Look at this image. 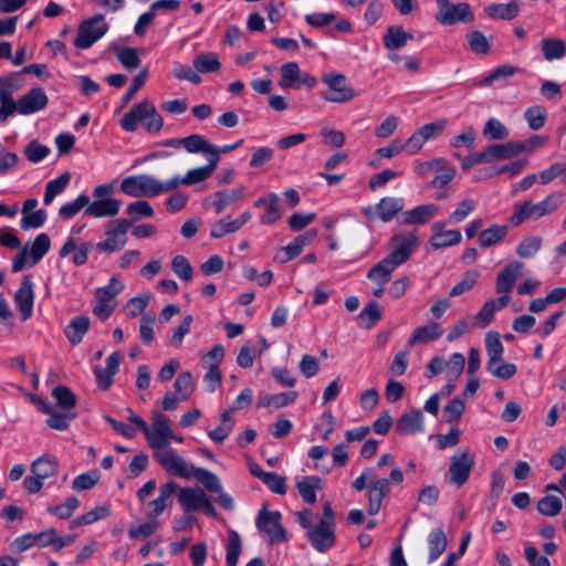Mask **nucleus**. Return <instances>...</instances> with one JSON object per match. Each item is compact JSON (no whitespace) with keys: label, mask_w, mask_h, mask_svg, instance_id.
I'll list each match as a JSON object with an SVG mask.
<instances>
[{"label":"nucleus","mask_w":566,"mask_h":566,"mask_svg":"<svg viewBox=\"0 0 566 566\" xmlns=\"http://www.w3.org/2000/svg\"><path fill=\"white\" fill-rule=\"evenodd\" d=\"M524 264L520 261L510 262L495 277V292L499 297L489 298L474 316V324L481 328L488 327L497 311L506 307L511 302V293L517 279L522 275Z\"/></svg>","instance_id":"obj_1"},{"label":"nucleus","mask_w":566,"mask_h":566,"mask_svg":"<svg viewBox=\"0 0 566 566\" xmlns=\"http://www.w3.org/2000/svg\"><path fill=\"white\" fill-rule=\"evenodd\" d=\"M419 244L420 239L417 230L395 232L389 241L390 252L377 262V271L381 275L394 273L410 259Z\"/></svg>","instance_id":"obj_2"},{"label":"nucleus","mask_w":566,"mask_h":566,"mask_svg":"<svg viewBox=\"0 0 566 566\" xmlns=\"http://www.w3.org/2000/svg\"><path fill=\"white\" fill-rule=\"evenodd\" d=\"M565 202L563 191H554L546 196L539 202L524 201L514 206V211L510 217L512 226L517 227L526 220H538L543 217L553 214Z\"/></svg>","instance_id":"obj_3"},{"label":"nucleus","mask_w":566,"mask_h":566,"mask_svg":"<svg viewBox=\"0 0 566 566\" xmlns=\"http://www.w3.org/2000/svg\"><path fill=\"white\" fill-rule=\"evenodd\" d=\"M119 189L123 193L133 198H153L163 192L175 190L176 182L168 180L163 182L150 175L142 174L125 177Z\"/></svg>","instance_id":"obj_4"},{"label":"nucleus","mask_w":566,"mask_h":566,"mask_svg":"<svg viewBox=\"0 0 566 566\" xmlns=\"http://www.w3.org/2000/svg\"><path fill=\"white\" fill-rule=\"evenodd\" d=\"M307 539L312 546L324 553L335 543V513L329 502L323 506V515L316 527L307 531Z\"/></svg>","instance_id":"obj_5"},{"label":"nucleus","mask_w":566,"mask_h":566,"mask_svg":"<svg viewBox=\"0 0 566 566\" xmlns=\"http://www.w3.org/2000/svg\"><path fill=\"white\" fill-rule=\"evenodd\" d=\"M132 228L128 219L119 218L105 226V239L95 244L99 253L113 254L120 251L127 243V232Z\"/></svg>","instance_id":"obj_6"},{"label":"nucleus","mask_w":566,"mask_h":566,"mask_svg":"<svg viewBox=\"0 0 566 566\" xmlns=\"http://www.w3.org/2000/svg\"><path fill=\"white\" fill-rule=\"evenodd\" d=\"M108 31L105 17L101 13L81 22L74 40L76 49L86 50L97 42Z\"/></svg>","instance_id":"obj_7"},{"label":"nucleus","mask_w":566,"mask_h":566,"mask_svg":"<svg viewBox=\"0 0 566 566\" xmlns=\"http://www.w3.org/2000/svg\"><path fill=\"white\" fill-rule=\"evenodd\" d=\"M474 463L475 457L469 449L454 453L450 459L448 483L457 488L463 486L469 481Z\"/></svg>","instance_id":"obj_8"},{"label":"nucleus","mask_w":566,"mask_h":566,"mask_svg":"<svg viewBox=\"0 0 566 566\" xmlns=\"http://www.w3.org/2000/svg\"><path fill=\"white\" fill-rule=\"evenodd\" d=\"M51 240L46 233L35 237L30 250L25 244L12 261V271L20 272L27 264L35 265L50 250Z\"/></svg>","instance_id":"obj_9"},{"label":"nucleus","mask_w":566,"mask_h":566,"mask_svg":"<svg viewBox=\"0 0 566 566\" xmlns=\"http://www.w3.org/2000/svg\"><path fill=\"white\" fill-rule=\"evenodd\" d=\"M154 458L158 464L169 474L182 479H191L193 475L195 465L189 463L175 449L166 448L155 451Z\"/></svg>","instance_id":"obj_10"},{"label":"nucleus","mask_w":566,"mask_h":566,"mask_svg":"<svg viewBox=\"0 0 566 566\" xmlns=\"http://www.w3.org/2000/svg\"><path fill=\"white\" fill-rule=\"evenodd\" d=\"M177 491L178 502L186 512L201 511L211 517L217 515L213 504L200 488H181Z\"/></svg>","instance_id":"obj_11"},{"label":"nucleus","mask_w":566,"mask_h":566,"mask_svg":"<svg viewBox=\"0 0 566 566\" xmlns=\"http://www.w3.org/2000/svg\"><path fill=\"white\" fill-rule=\"evenodd\" d=\"M145 438L151 449L156 451L166 449L170 444L171 438H175L168 418L163 413L155 412L151 428L148 427Z\"/></svg>","instance_id":"obj_12"},{"label":"nucleus","mask_w":566,"mask_h":566,"mask_svg":"<svg viewBox=\"0 0 566 566\" xmlns=\"http://www.w3.org/2000/svg\"><path fill=\"white\" fill-rule=\"evenodd\" d=\"M438 14L437 21L442 25H452L458 22H473L474 14L467 2L457 4L450 3L449 0H437Z\"/></svg>","instance_id":"obj_13"},{"label":"nucleus","mask_w":566,"mask_h":566,"mask_svg":"<svg viewBox=\"0 0 566 566\" xmlns=\"http://www.w3.org/2000/svg\"><path fill=\"white\" fill-rule=\"evenodd\" d=\"M323 82L328 86V91L322 93L321 96L327 102L347 103L356 96L354 88L347 85V80L343 74H326Z\"/></svg>","instance_id":"obj_14"},{"label":"nucleus","mask_w":566,"mask_h":566,"mask_svg":"<svg viewBox=\"0 0 566 566\" xmlns=\"http://www.w3.org/2000/svg\"><path fill=\"white\" fill-rule=\"evenodd\" d=\"M256 527L269 536L270 543H282L286 541V533L281 524V513L262 509L256 517Z\"/></svg>","instance_id":"obj_15"},{"label":"nucleus","mask_w":566,"mask_h":566,"mask_svg":"<svg viewBox=\"0 0 566 566\" xmlns=\"http://www.w3.org/2000/svg\"><path fill=\"white\" fill-rule=\"evenodd\" d=\"M533 146H527L521 142H507L504 144H493L488 146L483 153L485 163H492L494 160L511 159L518 154L530 150Z\"/></svg>","instance_id":"obj_16"},{"label":"nucleus","mask_w":566,"mask_h":566,"mask_svg":"<svg viewBox=\"0 0 566 566\" xmlns=\"http://www.w3.org/2000/svg\"><path fill=\"white\" fill-rule=\"evenodd\" d=\"M244 196V187L224 189L217 191L205 199L203 206L212 208L217 214H220L230 205L240 201Z\"/></svg>","instance_id":"obj_17"},{"label":"nucleus","mask_w":566,"mask_h":566,"mask_svg":"<svg viewBox=\"0 0 566 566\" xmlns=\"http://www.w3.org/2000/svg\"><path fill=\"white\" fill-rule=\"evenodd\" d=\"M34 285L29 275L22 279L21 285L15 292L14 304L20 312L22 321L29 319L33 314Z\"/></svg>","instance_id":"obj_18"},{"label":"nucleus","mask_w":566,"mask_h":566,"mask_svg":"<svg viewBox=\"0 0 566 566\" xmlns=\"http://www.w3.org/2000/svg\"><path fill=\"white\" fill-rule=\"evenodd\" d=\"M178 484L175 481H168L159 488L158 496L147 503L148 512L146 513L149 518L157 517L172 504V495L177 492Z\"/></svg>","instance_id":"obj_19"},{"label":"nucleus","mask_w":566,"mask_h":566,"mask_svg":"<svg viewBox=\"0 0 566 566\" xmlns=\"http://www.w3.org/2000/svg\"><path fill=\"white\" fill-rule=\"evenodd\" d=\"M443 227L444 223L440 221L432 224L429 244L433 250L458 245L462 240V234L459 230H444Z\"/></svg>","instance_id":"obj_20"},{"label":"nucleus","mask_w":566,"mask_h":566,"mask_svg":"<svg viewBox=\"0 0 566 566\" xmlns=\"http://www.w3.org/2000/svg\"><path fill=\"white\" fill-rule=\"evenodd\" d=\"M439 210V206L434 203L417 206L410 210L403 211L399 218V222L403 226L426 224L436 217Z\"/></svg>","instance_id":"obj_21"},{"label":"nucleus","mask_w":566,"mask_h":566,"mask_svg":"<svg viewBox=\"0 0 566 566\" xmlns=\"http://www.w3.org/2000/svg\"><path fill=\"white\" fill-rule=\"evenodd\" d=\"M48 102L49 98L44 90L33 87L19 98V114L25 116L40 112L46 107Z\"/></svg>","instance_id":"obj_22"},{"label":"nucleus","mask_w":566,"mask_h":566,"mask_svg":"<svg viewBox=\"0 0 566 566\" xmlns=\"http://www.w3.org/2000/svg\"><path fill=\"white\" fill-rule=\"evenodd\" d=\"M423 415L419 409L403 412L397 420L395 430L401 436H413L423 432Z\"/></svg>","instance_id":"obj_23"},{"label":"nucleus","mask_w":566,"mask_h":566,"mask_svg":"<svg viewBox=\"0 0 566 566\" xmlns=\"http://www.w3.org/2000/svg\"><path fill=\"white\" fill-rule=\"evenodd\" d=\"M390 493V481L388 479L374 478L367 497H368V513L376 515L381 507L382 500Z\"/></svg>","instance_id":"obj_24"},{"label":"nucleus","mask_w":566,"mask_h":566,"mask_svg":"<svg viewBox=\"0 0 566 566\" xmlns=\"http://www.w3.org/2000/svg\"><path fill=\"white\" fill-rule=\"evenodd\" d=\"M184 148L190 154H203L209 159H220L219 148L208 142L202 135L191 134L184 137Z\"/></svg>","instance_id":"obj_25"},{"label":"nucleus","mask_w":566,"mask_h":566,"mask_svg":"<svg viewBox=\"0 0 566 566\" xmlns=\"http://www.w3.org/2000/svg\"><path fill=\"white\" fill-rule=\"evenodd\" d=\"M219 159H209L208 165L203 167H198L190 169L182 178L179 176H175L174 178L169 179L168 181L176 182V189L180 185H193L201 182L206 179H208L217 168Z\"/></svg>","instance_id":"obj_26"},{"label":"nucleus","mask_w":566,"mask_h":566,"mask_svg":"<svg viewBox=\"0 0 566 566\" xmlns=\"http://www.w3.org/2000/svg\"><path fill=\"white\" fill-rule=\"evenodd\" d=\"M150 101L144 99L140 103L134 105L129 112H127L120 119V127L125 132H135L138 127V124L142 123L144 125L147 113L149 111Z\"/></svg>","instance_id":"obj_27"},{"label":"nucleus","mask_w":566,"mask_h":566,"mask_svg":"<svg viewBox=\"0 0 566 566\" xmlns=\"http://www.w3.org/2000/svg\"><path fill=\"white\" fill-rule=\"evenodd\" d=\"M122 202L115 198L96 199L88 202L85 214L94 218L115 217L120 209Z\"/></svg>","instance_id":"obj_28"},{"label":"nucleus","mask_w":566,"mask_h":566,"mask_svg":"<svg viewBox=\"0 0 566 566\" xmlns=\"http://www.w3.org/2000/svg\"><path fill=\"white\" fill-rule=\"evenodd\" d=\"M255 207H265V213L261 217L262 224H273L281 219L280 198L276 193L271 192L264 197H260L255 202Z\"/></svg>","instance_id":"obj_29"},{"label":"nucleus","mask_w":566,"mask_h":566,"mask_svg":"<svg viewBox=\"0 0 566 566\" xmlns=\"http://www.w3.org/2000/svg\"><path fill=\"white\" fill-rule=\"evenodd\" d=\"M443 329L438 323H430L413 329L407 342V347L411 348L418 344H426L437 340L442 336Z\"/></svg>","instance_id":"obj_30"},{"label":"nucleus","mask_w":566,"mask_h":566,"mask_svg":"<svg viewBox=\"0 0 566 566\" xmlns=\"http://www.w3.org/2000/svg\"><path fill=\"white\" fill-rule=\"evenodd\" d=\"M412 39L413 34L405 31L402 27L390 25L382 36V43L388 51H397L405 48Z\"/></svg>","instance_id":"obj_31"},{"label":"nucleus","mask_w":566,"mask_h":566,"mask_svg":"<svg viewBox=\"0 0 566 566\" xmlns=\"http://www.w3.org/2000/svg\"><path fill=\"white\" fill-rule=\"evenodd\" d=\"M405 202L402 198L384 197L376 205L377 217L382 222L391 221L399 212L402 211Z\"/></svg>","instance_id":"obj_32"},{"label":"nucleus","mask_w":566,"mask_h":566,"mask_svg":"<svg viewBox=\"0 0 566 566\" xmlns=\"http://www.w3.org/2000/svg\"><path fill=\"white\" fill-rule=\"evenodd\" d=\"M90 317L78 315L73 317L64 329V334L72 345H78L90 328Z\"/></svg>","instance_id":"obj_33"},{"label":"nucleus","mask_w":566,"mask_h":566,"mask_svg":"<svg viewBox=\"0 0 566 566\" xmlns=\"http://www.w3.org/2000/svg\"><path fill=\"white\" fill-rule=\"evenodd\" d=\"M296 488L303 501L307 504L316 502V491L322 490V479L315 475L304 476L296 481Z\"/></svg>","instance_id":"obj_34"},{"label":"nucleus","mask_w":566,"mask_h":566,"mask_svg":"<svg viewBox=\"0 0 566 566\" xmlns=\"http://www.w3.org/2000/svg\"><path fill=\"white\" fill-rule=\"evenodd\" d=\"M484 12L491 19L510 21L520 14V7L514 1L510 3H491L484 8Z\"/></svg>","instance_id":"obj_35"},{"label":"nucleus","mask_w":566,"mask_h":566,"mask_svg":"<svg viewBox=\"0 0 566 566\" xmlns=\"http://www.w3.org/2000/svg\"><path fill=\"white\" fill-rule=\"evenodd\" d=\"M507 232L509 228L506 226L492 224L480 232L478 243L481 248L488 249L503 241Z\"/></svg>","instance_id":"obj_36"},{"label":"nucleus","mask_w":566,"mask_h":566,"mask_svg":"<svg viewBox=\"0 0 566 566\" xmlns=\"http://www.w3.org/2000/svg\"><path fill=\"white\" fill-rule=\"evenodd\" d=\"M57 471L59 464L56 460L48 454L39 457L31 463V472L42 480L55 475Z\"/></svg>","instance_id":"obj_37"},{"label":"nucleus","mask_w":566,"mask_h":566,"mask_svg":"<svg viewBox=\"0 0 566 566\" xmlns=\"http://www.w3.org/2000/svg\"><path fill=\"white\" fill-rule=\"evenodd\" d=\"M46 424L54 430L64 431L69 429L71 422L76 418V412L73 410H61L53 407L51 412L48 413Z\"/></svg>","instance_id":"obj_38"},{"label":"nucleus","mask_w":566,"mask_h":566,"mask_svg":"<svg viewBox=\"0 0 566 566\" xmlns=\"http://www.w3.org/2000/svg\"><path fill=\"white\" fill-rule=\"evenodd\" d=\"M242 551L241 537L234 530H229L226 544V564L227 566H237Z\"/></svg>","instance_id":"obj_39"},{"label":"nucleus","mask_w":566,"mask_h":566,"mask_svg":"<svg viewBox=\"0 0 566 566\" xmlns=\"http://www.w3.org/2000/svg\"><path fill=\"white\" fill-rule=\"evenodd\" d=\"M447 537L441 528H434L428 536L429 562L438 559L447 548Z\"/></svg>","instance_id":"obj_40"},{"label":"nucleus","mask_w":566,"mask_h":566,"mask_svg":"<svg viewBox=\"0 0 566 566\" xmlns=\"http://www.w3.org/2000/svg\"><path fill=\"white\" fill-rule=\"evenodd\" d=\"M541 46L547 61L562 60L566 54L565 42L560 39L545 38L542 40Z\"/></svg>","instance_id":"obj_41"},{"label":"nucleus","mask_w":566,"mask_h":566,"mask_svg":"<svg viewBox=\"0 0 566 566\" xmlns=\"http://www.w3.org/2000/svg\"><path fill=\"white\" fill-rule=\"evenodd\" d=\"M71 180V174L69 171L63 172L57 178L50 180L45 186L43 202L50 205L53 199L62 193Z\"/></svg>","instance_id":"obj_42"},{"label":"nucleus","mask_w":566,"mask_h":566,"mask_svg":"<svg viewBox=\"0 0 566 566\" xmlns=\"http://www.w3.org/2000/svg\"><path fill=\"white\" fill-rule=\"evenodd\" d=\"M301 69L296 62L284 63L280 67L281 78L279 85L283 90L295 88L297 85Z\"/></svg>","instance_id":"obj_43"},{"label":"nucleus","mask_w":566,"mask_h":566,"mask_svg":"<svg viewBox=\"0 0 566 566\" xmlns=\"http://www.w3.org/2000/svg\"><path fill=\"white\" fill-rule=\"evenodd\" d=\"M297 397L296 391H287L275 395H266L259 399L258 407H273V408H282L289 406L295 401Z\"/></svg>","instance_id":"obj_44"},{"label":"nucleus","mask_w":566,"mask_h":566,"mask_svg":"<svg viewBox=\"0 0 566 566\" xmlns=\"http://www.w3.org/2000/svg\"><path fill=\"white\" fill-rule=\"evenodd\" d=\"M485 350L488 354V363L501 361L503 358L504 346L500 339V334L497 332H488L485 334Z\"/></svg>","instance_id":"obj_45"},{"label":"nucleus","mask_w":566,"mask_h":566,"mask_svg":"<svg viewBox=\"0 0 566 566\" xmlns=\"http://www.w3.org/2000/svg\"><path fill=\"white\" fill-rule=\"evenodd\" d=\"M126 213L130 217L128 221L133 224L143 218H153L155 216V210L148 201L138 200L130 202L126 207Z\"/></svg>","instance_id":"obj_46"},{"label":"nucleus","mask_w":566,"mask_h":566,"mask_svg":"<svg viewBox=\"0 0 566 566\" xmlns=\"http://www.w3.org/2000/svg\"><path fill=\"white\" fill-rule=\"evenodd\" d=\"M207 491L211 493L220 492L222 489L220 479L213 472L205 469V468H196L193 469V475Z\"/></svg>","instance_id":"obj_47"},{"label":"nucleus","mask_w":566,"mask_h":566,"mask_svg":"<svg viewBox=\"0 0 566 566\" xmlns=\"http://www.w3.org/2000/svg\"><path fill=\"white\" fill-rule=\"evenodd\" d=\"M221 63L213 52L201 53L193 60V67L199 73H212L219 71Z\"/></svg>","instance_id":"obj_48"},{"label":"nucleus","mask_w":566,"mask_h":566,"mask_svg":"<svg viewBox=\"0 0 566 566\" xmlns=\"http://www.w3.org/2000/svg\"><path fill=\"white\" fill-rule=\"evenodd\" d=\"M486 370L494 377L509 380L514 377L517 367L515 364L504 361L503 358H501V361L486 363Z\"/></svg>","instance_id":"obj_49"},{"label":"nucleus","mask_w":566,"mask_h":566,"mask_svg":"<svg viewBox=\"0 0 566 566\" xmlns=\"http://www.w3.org/2000/svg\"><path fill=\"white\" fill-rule=\"evenodd\" d=\"M52 397L55 399L57 407L63 410H73L76 405L75 395L69 387L63 385L56 386L52 390Z\"/></svg>","instance_id":"obj_50"},{"label":"nucleus","mask_w":566,"mask_h":566,"mask_svg":"<svg viewBox=\"0 0 566 566\" xmlns=\"http://www.w3.org/2000/svg\"><path fill=\"white\" fill-rule=\"evenodd\" d=\"M175 395L179 397L180 400H187L191 394L193 392L195 384L193 378L190 371L181 373L175 384Z\"/></svg>","instance_id":"obj_51"},{"label":"nucleus","mask_w":566,"mask_h":566,"mask_svg":"<svg viewBox=\"0 0 566 566\" xmlns=\"http://www.w3.org/2000/svg\"><path fill=\"white\" fill-rule=\"evenodd\" d=\"M124 290V284L117 277L109 279L108 284L96 289L95 298L105 302H113V300Z\"/></svg>","instance_id":"obj_52"},{"label":"nucleus","mask_w":566,"mask_h":566,"mask_svg":"<svg viewBox=\"0 0 566 566\" xmlns=\"http://www.w3.org/2000/svg\"><path fill=\"white\" fill-rule=\"evenodd\" d=\"M562 509L563 503L558 496L546 495L537 502V511L545 516H556Z\"/></svg>","instance_id":"obj_53"},{"label":"nucleus","mask_w":566,"mask_h":566,"mask_svg":"<svg viewBox=\"0 0 566 566\" xmlns=\"http://www.w3.org/2000/svg\"><path fill=\"white\" fill-rule=\"evenodd\" d=\"M542 247V239L535 235L525 237L516 248L520 258L527 259L534 256Z\"/></svg>","instance_id":"obj_54"},{"label":"nucleus","mask_w":566,"mask_h":566,"mask_svg":"<svg viewBox=\"0 0 566 566\" xmlns=\"http://www.w3.org/2000/svg\"><path fill=\"white\" fill-rule=\"evenodd\" d=\"M479 277L480 273L478 270L467 271L462 280L451 289L450 297H455L470 291L476 284Z\"/></svg>","instance_id":"obj_55"},{"label":"nucleus","mask_w":566,"mask_h":566,"mask_svg":"<svg viewBox=\"0 0 566 566\" xmlns=\"http://www.w3.org/2000/svg\"><path fill=\"white\" fill-rule=\"evenodd\" d=\"M98 481L99 472L97 470L87 471L75 476L72 482V489L77 492L86 491L94 488Z\"/></svg>","instance_id":"obj_56"},{"label":"nucleus","mask_w":566,"mask_h":566,"mask_svg":"<svg viewBox=\"0 0 566 566\" xmlns=\"http://www.w3.org/2000/svg\"><path fill=\"white\" fill-rule=\"evenodd\" d=\"M90 197L80 195L74 201L63 205L59 210V216L63 219H71L78 213L84 207L87 208Z\"/></svg>","instance_id":"obj_57"},{"label":"nucleus","mask_w":566,"mask_h":566,"mask_svg":"<svg viewBox=\"0 0 566 566\" xmlns=\"http://www.w3.org/2000/svg\"><path fill=\"white\" fill-rule=\"evenodd\" d=\"M465 410V403L460 397L452 398L444 407L443 413L447 422H458Z\"/></svg>","instance_id":"obj_58"},{"label":"nucleus","mask_w":566,"mask_h":566,"mask_svg":"<svg viewBox=\"0 0 566 566\" xmlns=\"http://www.w3.org/2000/svg\"><path fill=\"white\" fill-rule=\"evenodd\" d=\"M80 502L75 496H69L64 503L55 506H50L48 512L57 516L61 520L69 518L74 511L78 507Z\"/></svg>","instance_id":"obj_59"},{"label":"nucleus","mask_w":566,"mask_h":566,"mask_svg":"<svg viewBox=\"0 0 566 566\" xmlns=\"http://www.w3.org/2000/svg\"><path fill=\"white\" fill-rule=\"evenodd\" d=\"M23 86V81L19 77L1 75L0 76V99L11 98L15 92Z\"/></svg>","instance_id":"obj_60"},{"label":"nucleus","mask_w":566,"mask_h":566,"mask_svg":"<svg viewBox=\"0 0 566 566\" xmlns=\"http://www.w3.org/2000/svg\"><path fill=\"white\" fill-rule=\"evenodd\" d=\"M538 177L544 185L549 184L555 178H560V181L566 184V167L563 163H555L547 169L542 170Z\"/></svg>","instance_id":"obj_61"},{"label":"nucleus","mask_w":566,"mask_h":566,"mask_svg":"<svg viewBox=\"0 0 566 566\" xmlns=\"http://www.w3.org/2000/svg\"><path fill=\"white\" fill-rule=\"evenodd\" d=\"M475 201L473 199L467 198L463 199L454 211L449 216L450 223H460L467 217H469L475 209Z\"/></svg>","instance_id":"obj_62"},{"label":"nucleus","mask_w":566,"mask_h":566,"mask_svg":"<svg viewBox=\"0 0 566 566\" xmlns=\"http://www.w3.org/2000/svg\"><path fill=\"white\" fill-rule=\"evenodd\" d=\"M238 231V224L234 223L230 217H224L218 221H216L210 229V235L214 239H220L226 234L233 233Z\"/></svg>","instance_id":"obj_63"},{"label":"nucleus","mask_w":566,"mask_h":566,"mask_svg":"<svg viewBox=\"0 0 566 566\" xmlns=\"http://www.w3.org/2000/svg\"><path fill=\"white\" fill-rule=\"evenodd\" d=\"M524 117L530 126L531 129L537 130L542 128L546 120V112L541 106H533L528 107L525 113Z\"/></svg>","instance_id":"obj_64"}]
</instances>
